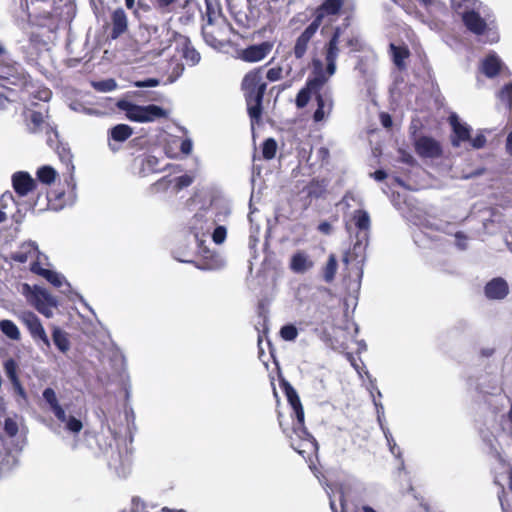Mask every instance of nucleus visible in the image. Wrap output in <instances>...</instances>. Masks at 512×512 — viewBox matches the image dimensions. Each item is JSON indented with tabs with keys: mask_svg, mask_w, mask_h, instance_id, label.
<instances>
[{
	"mask_svg": "<svg viewBox=\"0 0 512 512\" xmlns=\"http://www.w3.org/2000/svg\"><path fill=\"white\" fill-rule=\"evenodd\" d=\"M230 209L226 205L210 203L199 208L187 223L188 230L197 242L202 259L196 263L201 270H217L224 266V260L205 245V237L211 236L215 244H222L227 237V223Z\"/></svg>",
	"mask_w": 512,
	"mask_h": 512,
	"instance_id": "f257e3e1",
	"label": "nucleus"
},
{
	"mask_svg": "<svg viewBox=\"0 0 512 512\" xmlns=\"http://www.w3.org/2000/svg\"><path fill=\"white\" fill-rule=\"evenodd\" d=\"M289 404L292 407L293 414L296 422L293 424L291 434H288L285 429L283 432L287 434L290 439L291 447L300 454L303 458H310L311 455L316 454L318 444L315 438L307 431L304 426V410L300 402L296 390L286 380L281 381Z\"/></svg>",
	"mask_w": 512,
	"mask_h": 512,
	"instance_id": "f03ea898",
	"label": "nucleus"
},
{
	"mask_svg": "<svg viewBox=\"0 0 512 512\" xmlns=\"http://www.w3.org/2000/svg\"><path fill=\"white\" fill-rule=\"evenodd\" d=\"M140 33L148 45L146 53L152 58L163 55L173 42L187 43V37L171 29L168 23H141Z\"/></svg>",
	"mask_w": 512,
	"mask_h": 512,
	"instance_id": "7ed1b4c3",
	"label": "nucleus"
},
{
	"mask_svg": "<svg viewBox=\"0 0 512 512\" xmlns=\"http://www.w3.org/2000/svg\"><path fill=\"white\" fill-rule=\"evenodd\" d=\"M451 7L468 31L483 35L488 30L489 8L479 0H452Z\"/></svg>",
	"mask_w": 512,
	"mask_h": 512,
	"instance_id": "20e7f679",
	"label": "nucleus"
},
{
	"mask_svg": "<svg viewBox=\"0 0 512 512\" xmlns=\"http://www.w3.org/2000/svg\"><path fill=\"white\" fill-rule=\"evenodd\" d=\"M267 84L263 80V67L253 69L245 75L242 81L247 111L252 127L258 123L262 115V101Z\"/></svg>",
	"mask_w": 512,
	"mask_h": 512,
	"instance_id": "39448f33",
	"label": "nucleus"
},
{
	"mask_svg": "<svg viewBox=\"0 0 512 512\" xmlns=\"http://www.w3.org/2000/svg\"><path fill=\"white\" fill-rule=\"evenodd\" d=\"M342 34V28L340 26L335 27L333 34L329 41L324 46V56L326 62V68L324 69L323 62L314 58L312 60V71L315 74V79L310 82V85H325L328 80L336 72V61L339 56V39Z\"/></svg>",
	"mask_w": 512,
	"mask_h": 512,
	"instance_id": "423d86ee",
	"label": "nucleus"
},
{
	"mask_svg": "<svg viewBox=\"0 0 512 512\" xmlns=\"http://www.w3.org/2000/svg\"><path fill=\"white\" fill-rule=\"evenodd\" d=\"M345 229L355 239L352 254L364 258L371 230L369 213L362 209L355 210L349 219H345Z\"/></svg>",
	"mask_w": 512,
	"mask_h": 512,
	"instance_id": "0eeeda50",
	"label": "nucleus"
},
{
	"mask_svg": "<svg viewBox=\"0 0 512 512\" xmlns=\"http://www.w3.org/2000/svg\"><path fill=\"white\" fill-rule=\"evenodd\" d=\"M117 107L125 112L129 120L134 122H153L157 119L167 117V112L160 106L154 104L140 106L127 100H119Z\"/></svg>",
	"mask_w": 512,
	"mask_h": 512,
	"instance_id": "6e6552de",
	"label": "nucleus"
},
{
	"mask_svg": "<svg viewBox=\"0 0 512 512\" xmlns=\"http://www.w3.org/2000/svg\"><path fill=\"white\" fill-rule=\"evenodd\" d=\"M19 319L27 327L33 340L42 348H50L51 343L45 332L40 319L36 314L30 311H24L19 315Z\"/></svg>",
	"mask_w": 512,
	"mask_h": 512,
	"instance_id": "1a4fd4ad",
	"label": "nucleus"
},
{
	"mask_svg": "<svg viewBox=\"0 0 512 512\" xmlns=\"http://www.w3.org/2000/svg\"><path fill=\"white\" fill-rule=\"evenodd\" d=\"M344 0H324L314 11L312 23L319 28L322 24L329 25L340 13Z\"/></svg>",
	"mask_w": 512,
	"mask_h": 512,
	"instance_id": "9d476101",
	"label": "nucleus"
},
{
	"mask_svg": "<svg viewBox=\"0 0 512 512\" xmlns=\"http://www.w3.org/2000/svg\"><path fill=\"white\" fill-rule=\"evenodd\" d=\"M415 151L423 158H437L442 154V148L438 141L428 136H421L415 140Z\"/></svg>",
	"mask_w": 512,
	"mask_h": 512,
	"instance_id": "9b49d317",
	"label": "nucleus"
},
{
	"mask_svg": "<svg viewBox=\"0 0 512 512\" xmlns=\"http://www.w3.org/2000/svg\"><path fill=\"white\" fill-rule=\"evenodd\" d=\"M317 109L313 114V119L315 122H321L326 119L332 112L334 101L332 92L330 90H325L323 92L318 91L316 95Z\"/></svg>",
	"mask_w": 512,
	"mask_h": 512,
	"instance_id": "f8f14e48",
	"label": "nucleus"
},
{
	"mask_svg": "<svg viewBox=\"0 0 512 512\" xmlns=\"http://www.w3.org/2000/svg\"><path fill=\"white\" fill-rule=\"evenodd\" d=\"M10 258L19 263H25L28 260H32V263L34 261L41 263V259L46 257L40 253L36 243L30 241L23 243L17 251L11 253Z\"/></svg>",
	"mask_w": 512,
	"mask_h": 512,
	"instance_id": "ddd939ff",
	"label": "nucleus"
},
{
	"mask_svg": "<svg viewBox=\"0 0 512 512\" xmlns=\"http://www.w3.org/2000/svg\"><path fill=\"white\" fill-rule=\"evenodd\" d=\"M272 50V44L269 42H262L248 46L240 53V58L245 62H258L263 60Z\"/></svg>",
	"mask_w": 512,
	"mask_h": 512,
	"instance_id": "4468645a",
	"label": "nucleus"
},
{
	"mask_svg": "<svg viewBox=\"0 0 512 512\" xmlns=\"http://www.w3.org/2000/svg\"><path fill=\"white\" fill-rule=\"evenodd\" d=\"M108 465L118 476L125 477L130 469L131 455L126 448L124 451L113 452L109 458Z\"/></svg>",
	"mask_w": 512,
	"mask_h": 512,
	"instance_id": "2eb2a0df",
	"label": "nucleus"
},
{
	"mask_svg": "<svg viewBox=\"0 0 512 512\" xmlns=\"http://www.w3.org/2000/svg\"><path fill=\"white\" fill-rule=\"evenodd\" d=\"M30 270L45 278L47 281H49L52 285L55 287H62L63 285L66 286V289L63 290L64 293H66L70 289V284L66 281L65 277L55 271L45 269L41 267V264L39 261H34L31 263Z\"/></svg>",
	"mask_w": 512,
	"mask_h": 512,
	"instance_id": "dca6fc26",
	"label": "nucleus"
},
{
	"mask_svg": "<svg viewBox=\"0 0 512 512\" xmlns=\"http://www.w3.org/2000/svg\"><path fill=\"white\" fill-rule=\"evenodd\" d=\"M449 122L453 129L451 143L454 147H459L462 142L470 140L471 128L467 124L461 123L455 113L449 116Z\"/></svg>",
	"mask_w": 512,
	"mask_h": 512,
	"instance_id": "f3484780",
	"label": "nucleus"
},
{
	"mask_svg": "<svg viewBox=\"0 0 512 512\" xmlns=\"http://www.w3.org/2000/svg\"><path fill=\"white\" fill-rule=\"evenodd\" d=\"M47 143L50 147L54 148L59 156L61 162L66 164L68 171H73L72 154L70 148L58 141V133L51 128V134L48 136Z\"/></svg>",
	"mask_w": 512,
	"mask_h": 512,
	"instance_id": "a211bd4d",
	"label": "nucleus"
},
{
	"mask_svg": "<svg viewBox=\"0 0 512 512\" xmlns=\"http://www.w3.org/2000/svg\"><path fill=\"white\" fill-rule=\"evenodd\" d=\"M319 28L312 22L305 28V30L296 39L293 54L297 59H301L307 52L308 44L314 37Z\"/></svg>",
	"mask_w": 512,
	"mask_h": 512,
	"instance_id": "6ab92c4d",
	"label": "nucleus"
},
{
	"mask_svg": "<svg viewBox=\"0 0 512 512\" xmlns=\"http://www.w3.org/2000/svg\"><path fill=\"white\" fill-rule=\"evenodd\" d=\"M12 183L15 192L19 196H26L36 187L35 180L29 175V173L23 171L16 172L12 176Z\"/></svg>",
	"mask_w": 512,
	"mask_h": 512,
	"instance_id": "aec40b11",
	"label": "nucleus"
},
{
	"mask_svg": "<svg viewBox=\"0 0 512 512\" xmlns=\"http://www.w3.org/2000/svg\"><path fill=\"white\" fill-rule=\"evenodd\" d=\"M289 267L294 273L304 274L314 267V261L307 252L299 250L292 255Z\"/></svg>",
	"mask_w": 512,
	"mask_h": 512,
	"instance_id": "412c9836",
	"label": "nucleus"
},
{
	"mask_svg": "<svg viewBox=\"0 0 512 512\" xmlns=\"http://www.w3.org/2000/svg\"><path fill=\"white\" fill-rule=\"evenodd\" d=\"M484 292L488 299L500 300L508 295L509 287L507 282L499 277L489 281L485 286Z\"/></svg>",
	"mask_w": 512,
	"mask_h": 512,
	"instance_id": "4be33fe9",
	"label": "nucleus"
},
{
	"mask_svg": "<svg viewBox=\"0 0 512 512\" xmlns=\"http://www.w3.org/2000/svg\"><path fill=\"white\" fill-rule=\"evenodd\" d=\"M111 32L110 37L117 39L123 35L128 29V18L122 8H118L111 14Z\"/></svg>",
	"mask_w": 512,
	"mask_h": 512,
	"instance_id": "5701e85b",
	"label": "nucleus"
},
{
	"mask_svg": "<svg viewBox=\"0 0 512 512\" xmlns=\"http://www.w3.org/2000/svg\"><path fill=\"white\" fill-rule=\"evenodd\" d=\"M57 420L64 425V429L73 434H78L82 428L83 424L81 420L77 419L72 415H66L65 410L61 407L53 412Z\"/></svg>",
	"mask_w": 512,
	"mask_h": 512,
	"instance_id": "b1692460",
	"label": "nucleus"
},
{
	"mask_svg": "<svg viewBox=\"0 0 512 512\" xmlns=\"http://www.w3.org/2000/svg\"><path fill=\"white\" fill-rule=\"evenodd\" d=\"M314 79H315V74H313V72H312L311 76L307 80L306 87L302 88L298 92V94L296 96V100H295L296 106L298 108H304L308 104L311 94L313 93L316 96L318 91H320L323 88L324 85H319V86L310 85V82L313 81Z\"/></svg>",
	"mask_w": 512,
	"mask_h": 512,
	"instance_id": "393cba45",
	"label": "nucleus"
},
{
	"mask_svg": "<svg viewBox=\"0 0 512 512\" xmlns=\"http://www.w3.org/2000/svg\"><path fill=\"white\" fill-rule=\"evenodd\" d=\"M503 67V62L501 59L495 54L490 53L481 64V71L488 77H495Z\"/></svg>",
	"mask_w": 512,
	"mask_h": 512,
	"instance_id": "a878e982",
	"label": "nucleus"
},
{
	"mask_svg": "<svg viewBox=\"0 0 512 512\" xmlns=\"http://www.w3.org/2000/svg\"><path fill=\"white\" fill-rule=\"evenodd\" d=\"M53 343L57 347V349L66 353L70 349V341L68 339V334L58 327H54L52 332Z\"/></svg>",
	"mask_w": 512,
	"mask_h": 512,
	"instance_id": "bb28decb",
	"label": "nucleus"
},
{
	"mask_svg": "<svg viewBox=\"0 0 512 512\" xmlns=\"http://www.w3.org/2000/svg\"><path fill=\"white\" fill-rule=\"evenodd\" d=\"M177 46L182 47L183 57L190 65L194 66L199 63L201 57L199 52L191 46L190 40L187 37V43H177Z\"/></svg>",
	"mask_w": 512,
	"mask_h": 512,
	"instance_id": "cd10ccee",
	"label": "nucleus"
},
{
	"mask_svg": "<svg viewBox=\"0 0 512 512\" xmlns=\"http://www.w3.org/2000/svg\"><path fill=\"white\" fill-rule=\"evenodd\" d=\"M0 330L1 332L11 340H19L21 337L20 331L16 324L11 320H1L0 321Z\"/></svg>",
	"mask_w": 512,
	"mask_h": 512,
	"instance_id": "c85d7f7f",
	"label": "nucleus"
},
{
	"mask_svg": "<svg viewBox=\"0 0 512 512\" xmlns=\"http://www.w3.org/2000/svg\"><path fill=\"white\" fill-rule=\"evenodd\" d=\"M133 133V130L130 126L126 124H118L111 129V138L117 142H124L127 140Z\"/></svg>",
	"mask_w": 512,
	"mask_h": 512,
	"instance_id": "c756f323",
	"label": "nucleus"
},
{
	"mask_svg": "<svg viewBox=\"0 0 512 512\" xmlns=\"http://www.w3.org/2000/svg\"><path fill=\"white\" fill-rule=\"evenodd\" d=\"M337 271V258L330 254L325 267L323 268V278L325 282L330 283L334 280Z\"/></svg>",
	"mask_w": 512,
	"mask_h": 512,
	"instance_id": "7c9ffc66",
	"label": "nucleus"
},
{
	"mask_svg": "<svg viewBox=\"0 0 512 512\" xmlns=\"http://www.w3.org/2000/svg\"><path fill=\"white\" fill-rule=\"evenodd\" d=\"M159 160L155 156H147L145 159L142 160L141 164V173L142 175H147L149 173H157L160 172L162 169L158 167Z\"/></svg>",
	"mask_w": 512,
	"mask_h": 512,
	"instance_id": "2f4dec72",
	"label": "nucleus"
},
{
	"mask_svg": "<svg viewBox=\"0 0 512 512\" xmlns=\"http://www.w3.org/2000/svg\"><path fill=\"white\" fill-rule=\"evenodd\" d=\"M35 303H44L49 307H57V300L47 290L36 288L35 290Z\"/></svg>",
	"mask_w": 512,
	"mask_h": 512,
	"instance_id": "473e14b6",
	"label": "nucleus"
},
{
	"mask_svg": "<svg viewBox=\"0 0 512 512\" xmlns=\"http://www.w3.org/2000/svg\"><path fill=\"white\" fill-rule=\"evenodd\" d=\"M37 178L44 184H51L55 181L56 171L50 166H43L37 171Z\"/></svg>",
	"mask_w": 512,
	"mask_h": 512,
	"instance_id": "72a5a7b5",
	"label": "nucleus"
},
{
	"mask_svg": "<svg viewBox=\"0 0 512 512\" xmlns=\"http://www.w3.org/2000/svg\"><path fill=\"white\" fill-rule=\"evenodd\" d=\"M424 7L433 15L442 14L446 11L445 4L440 0H419Z\"/></svg>",
	"mask_w": 512,
	"mask_h": 512,
	"instance_id": "f704fd0d",
	"label": "nucleus"
},
{
	"mask_svg": "<svg viewBox=\"0 0 512 512\" xmlns=\"http://www.w3.org/2000/svg\"><path fill=\"white\" fill-rule=\"evenodd\" d=\"M43 399L49 405L52 412L62 407L57 399L55 391L52 388L48 387L43 391Z\"/></svg>",
	"mask_w": 512,
	"mask_h": 512,
	"instance_id": "c9c22d12",
	"label": "nucleus"
},
{
	"mask_svg": "<svg viewBox=\"0 0 512 512\" xmlns=\"http://www.w3.org/2000/svg\"><path fill=\"white\" fill-rule=\"evenodd\" d=\"M277 151V143L273 138H268L262 145V154L266 160H271L275 157Z\"/></svg>",
	"mask_w": 512,
	"mask_h": 512,
	"instance_id": "e433bc0d",
	"label": "nucleus"
},
{
	"mask_svg": "<svg viewBox=\"0 0 512 512\" xmlns=\"http://www.w3.org/2000/svg\"><path fill=\"white\" fill-rule=\"evenodd\" d=\"M373 390L377 392L378 397H381L382 394L379 389H377L376 385L372 382L371 383V397L373 398L374 405L376 407V413H377V420L380 426H382L383 420H384V407L381 402H377L373 393Z\"/></svg>",
	"mask_w": 512,
	"mask_h": 512,
	"instance_id": "4c0bfd02",
	"label": "nucleus"
},
{
	"mask_svg": "<svg viewBox=\"0 0 512 512\" xmlns=\"http://www.w3.org/2000/svg\"><path fill=\"white\" fill-rule=\"evenodd\" d=\"M17 369H18V365L15 362V360L8 359L4 362L5 373L12 384L19 381V378L17 375Z\"/></svg>",
	"mask_w": 512,
	"mask_h": 512,
	"instance_id": "58836bf2",
	"label": "nucleus"
},
{
	"mask_svg": "<svg viewBox=\"0 0 512 512\" xmlns=\"http://www.w3.org/2000/svg\"><path fill=\"white\" fill-rule=\"evenodd\" d=\"M93 87L99 92H110L117 88V83L114 79H106L93 82Z\"/></svg>",
	"mask_w": 512,
	"mask_h": 512,
	"instance_id": "ea45409f",
	"label": "nucleus"
},
{
	"mask_svg": "<svg viewBox=\"0 0 512 512\" xmlns=\"http://www.w3.org/2000/svg\"><path fill=\"white\" fill-rule=\"evenodd\" d=\"M499 99L512 110V82L505 85L498 94Z\"/></svg>",
	"mask_w": 512,
	"mask_h": 512,
	"instance_id": "a19ab883",
	"label": "nucleus"
},
{
	"mask_svg": "<svg viewBox=\"0 0 512 512\" xmlns=\"http://www.w3.org/2000/svg\"><path fill=\"white\" fill-rule=\"evenodd\" d=\"M280 336L285 341H294L298 336V330L292 324L284 325L280 330Z\"/></svg>",
	"mask_w": 512,
	"mask_h": 512,
	"instance_id": "79ce46f5",
	"label": "nucleus"
},
{
	"mask_svg": "<svg viewBox=\"0 0 512 512\" xmlns=\"http://www.w3.org/2000/svg\"><path fill=\"white\" fill-rule=\"evenodd\" d=\"M390 48L393 52V61L395 65L398 67H402L404 58L408 56V51L405 49L398 48L394 44H391Z\"/></svg>",
	"mask_w": 512,
	"mask_h": 512,
	"instance_id": "37998d69",
	"label": "nucleus"
},
{
	"mask_svg": "<svg viewBox=\"0 0 512 512\" xmlns=\"http://www.w3.org/2000/svg\"><path fill=\"white\" fill-rule=\"evenodd\" d=\"M0 78L6 80L9 84L12 85H21L26 83V77L24 74H7L4 75L0 72Z\"/></svg>",
	"mask_w": 512,
	"mask_h": 512,
	"instance_id": "c03bdc74",
	"label": "nucleus"
},
{
	"mask_svg": "<svg viewBox=\"0 0 512 512\" xmlns=\"http://www.w3.org/2000/svg\"><path fill=\"white\" fill-rule=\"evenodd\" d=\"M4 431L10 437H14L18 433V424L12 418H6L4 422Z\"/></svg>",
	"mask_w": 512,
	"mask_h": 512,
	"instance_id": "a18cd8bd",
	"label": "nucleus"
},
{
	"mask_svg": "<svg viewBox=\"0 0 512 512\" xmlns=\"http://www.w3.org/2000/svg\"><path fill=\"white\" fill-rule=\"evenodd\" d=\"M174 181H175V186H176L177 190H181L185 187L190 186L194 181V177L191 175L185 174V175L175 178Z\"/></svg>",
	"mask_w": 512,
	"mask_h": 512,
	"instance_id": "49530a36",
	"label": "nucleus"
},
{
	"mask_svg": "<svg viewBox=\"0 0 512 512\" xmlns=\"http://www.w3.org/2000/svg\"><path fill=\"white\" fill-rule=\"evenodd\" d=\"M178 0H156V5L164 13L172 12L176 8Z\"/></svg>",
	"mask_w": 512,
	"mask_h": 512,
	"instance_id": "de8ad7c7",
	"label": "nucleus"
},
{
	"mask_svg": "<svg viewBox=\"0 0 512 512\" xmlns=\"http://www.w3.org/2000/svg\"><path fill=\"white\" fill-rule=\"evenodd\" d=\"M12 469L10 465V455L5 453L0 460V479Z\"/></svg>",
	"mask_w": 512,
	"mask_h": 512,
	"instance_id": "09e8293b",
	"label": "nucleus"
},
{
	"mask_svg": "<svg viewBox=\"0 0 512 512\" xmlns=\"http://www.w3.org/2000/svg\"><path fill=\"white\" fill-rule=\"evenodd\" d=\"M281 76L282 69L280 67L271 68L266 73V78L271 82L278 81L279 79H281Z\"/></svg>",
	"mask_w": 512,
	"mask_h": 512,
	"instance_id": "8fccbe9b",
	"label": "nucleus"
},
{
	"mask_svg": "<svg viewBox=\"0 0 512 512\" xmlns=\"http://www.w3.org/2000/svg\"><path fill=\"white\" fill-rule=\"evenodd\" d=\"M471 146L475 149L483 148L486 144V137L483 134H477L474 138L470 137Z\"/></svg>",
	"mask_w": 512,
	"mask_h": 512,
	"instance_id": "3c124183",
	"label": "nucleus"
},
{
	"mask_svg": "<svg viewBox=\"0 0 512 512\" xmlns=\"http://www.w3.org/2000/svg\"><path fill=\"white\" fill-rule=\"evenodd\" d=\"M455 239H456V246L461 249V250H465L467 248V244H468V237L462 233V232H457L455 234Z\"/></svg>",
	"mask_w": 512,
	"mask_h": 512,
	"instance_id": "603ef678",
	"label": "nucleus"
},
{
	"mask_svg": "<svg viewBox=\"0 0 512 512\" xmlns=\"http://www.w3.org/2000/svg\"><path fill=\"white\" fill-rule=\"evenodd\" d=\"M346 43L347 46L350 47L352 51H359L362 48V42L356 36L348 38Z\"/></svg>",
	"mask_w": 512,
	"mask_h": 512,
	"instance_id": "864d4df0",
	"label": "nucleus"
},
{
	"mask_svg": "<svg viewBox=\"0 0 512 512\" xmlns=\"http://www.w3.org/2000/svg\"><path fill=\"white\" fill-rule=\"evenodd\" d=\"M159 84V80L154 78H149L142 81L135 82V86L138 88H145V87H156Z\"/></svg>",
	"mask_w": 512,
	"mask_h": 512,
	"instance_id": "5fc2aeb1",
	"label": "nucleus"
},
{
	"mask_svg": "<svg viewBox=\"0 0 512 512\" xmlns=\"http://www.w3.org/2000/svg\"><path fill=\"white\" fill-rule=\"evenodd\" d=\"M31 122L36 128H39L44 123V116L41 112L34 111L31 114Z\"/></svg>",
	"mask_w": 512,
	"mask_h": 512,
	"instance_id": "6e6d98bb",
	"label": "nucleus"
},
{
	"mask_svg": "<svg viewBox=\"0 0 512 512\" xmlns=\"http://www.w3.org/2000/svg\"><path fill=\"white\" fill-rule=\"evenodd\" d=\"M192 148H193V143H192L191 139L187 138L181 142L180 150L183 154H186V155L190 154L192 151Z\"/></svg>",
	"mask_w": 512,
	"mask_h": 512,
	"instance_id": "4d7b16f0",
	"label": "nucleus"
},
{
	"mask_svg": "<svg viewBox=\"0 0 512 512\" xmlns=\"http://www.w3.org/2000/svg\"><path fill=\"white\" fill-rule=\"evenodd\" d=\"M183 70H184L183 65L180 63H176V65L173 69L174 76H169L168 81L170 83L174 82L178 77H180V75L183 73Z\"/></svg>",
	"mask_w": 512,
	"mask_h": 512,
	"instance_id": "13d9d810",
	"label": "nucleus"
},
{
	"mask_svg": "<svg viewBox=\"0 0 512 512\" xmlns=\"http://www.w3.org/2000/svg\"><path fill=\"white\" fill-rule=\"evenodd\" d=\"M35 307L36 309L42 313L43 315H45L46 317H50L52 315V311H51V308L52 307H49L47 306V304H44V303H35Z\"/></svg>",
	"mask_w": 512,
	"mask_h": 512,
	"instance_id": "bf43d9fd",
	"label": "nucleus"
},
{
	"mask_svg": "<svg viewBox=\"0 0 512 512\" xmlns=\"http://www.w3.org/2000/svg\"><path fill=\"white\" fill-rule=\"evenodd\" d=\"M133 512H149L147 507L138 498H133Z\"/></svg>",
	"mask_w": 512,
	"mask_h": 512,
	"instance_id": "052dcab7",
	"label": "nucleus"
},
{
	"mask_svg": "<svg viewBox=\"0 0 512 512\" xmlns=\"http://www.w3.org/2000/svg\"><path fill=\"white\" fill-rule=\"evenodd\" d=\"M318 230L323 234L329 235L332 231V226L329 222L324 221L318 225Z\"/></svg>",
	"mask_w": 512,
	"mask_h": 512,
	"instance_id": "680f3d73",
	"label": "nucleus"
},
{
	"mask_svg": "<svg viewBox=\"0 0 512 512\" xmlns=\"http://www.w3.org/2000/svg\"><path fill=\"white\" fill-rule=\"evenodd\" d=\"M380 120H381V124L385 127V128H389L392 126V119H391V116L387 113H381L380 115Z\"/></svg>",
	"mask_w": 512,
	"mask_h": 512,
	"instance_id": "e2e57ef3",
	"label": "nucleus"
},
{
	"mask_svg": "<svg viewBox=\"0 0 512 512\" xmlns=\"http://www.w3.org/2000/svg\"><path fill=\"white\" fill-rule=\"evenodd\" d=\"M389 446L390 452L395 455L396 457H401V451L400 448L397 446L396 442L390 441V443H387Z\"/></svg>",
	"mask_w": 512,
	"mask_h": 512,
	"instance_id": "0e129e2a",
	"label": "nucleus"
},
{
	"mask_svg": "<svg viewBox=\"0 0 512 512\" xmlns=\"http://www.w3.org/2000/svg\"><path fill=\"white\" fill-rule=\"evenodd\" d=\"M12 385H13V387H14L15 392H16L19 396H21L22 398H24V399H25V398H26V392H25L24 388L22 387V385H21L20 381H17V382H15V383H13Z\"/></svg>",
	"mask_w": 512,
	"mask_h": 512,
	"instance_id": "69168bd1",
	"label": "nucleus"
},
{
	"mask_svg": "<svg viewBox=\"0 0 512 512\" xmlns=\"http://www.w3.org/2000/svg\"><path fill=\"white\" fill-rule=\"evenodd\" d=\"M51 97V91L49 89H43L39 91L38 98L42 101H48Z\"/></svg>",
	"mask_w": 512,
	"mask_h": 512,
	"instance_id": "338daca9",
	"label": "nucleus"
},
{
	"mask_svg": "<svg viewBox=\"0 0 512 512\" xmlns=\"http://www.w3.org/2000/svg\"><path fill=\"white\" fill-rule=\"evenodd\" d=\"M506 150L510 155H512V131L508 134L506 139Z\"/></svg>",
	"mask_w": 512,
	"mask_h": 512,
	"instance_id": "774afa93",
	"label": "nucleus"
}]
</instances>
